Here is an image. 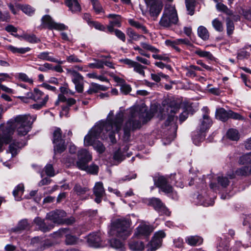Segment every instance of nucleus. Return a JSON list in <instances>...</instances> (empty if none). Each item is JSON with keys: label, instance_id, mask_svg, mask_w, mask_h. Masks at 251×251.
<instances>
[{"label": "nucleus", "instance_id": "56", "mask_svg": "<svg viewBox=\"0 0 251 251\" xmlns=\"http://www.w3.org/2000/svg\"><path fill=\"white\" fill-rule=\"evenodd\" d=\"M66 60L70 63H79L82 62V61L75 54H71L69 56H66Z\"/></svg>", "mask_w": 251, "mask_h": 251}, {"label": "nucleus", "instance_id": "33", "mask_svg": "<svg viewBox=\"0 0 251 251\" xmlns=\"http://www.w3.org/2000/svg\"><path fill=\"white\" fill-rule=\"evenodd\" d=\"M73 191L78 196H81L85 194L90 191V189L87 186H83L80 184L75 183Z\"/></svg>", "mask_w": 251, "mask_h": 251}, {"label": "nucleus", "instance_id": "11", "mask_svg": "<svg viewBox=\"0 0 251 251\" xmlns=\"http://www.w3.org/2000/svg\"><path fill=\"white\" fill-rule=\"evenodd\" d=\"M148 205L152 206L160 215L169 216L170 212L161 201L156 198H152L148 200Z\"/></svg>", "mask_w": 251, "mask_h": 251}, {"label": "nucleus", "instance_id": "12", "mask_svg": "<svg viewBox=\"0 0 251 251\" xmlns=\"http://www.w3.org/2000/svg\"><path fill=\"white\" fill-rule=\"evenodd\" d=\"M42 24L49 29H54L59 30H65L68 27L63 24L55 23L50 16L47 15L42 18Z\"/></svg>", "mask_w": 251, "mask_h": 251}, {"label": "nucleus", "instance_id": "16", "mask_svg": "<svg viewBox=\"0 0 251 251\" xmlns=\"http://www.w3.org/2000/svg\"><path fill=\"white\" fill-rule=\"evenodd\" d=\"M66 216V213L63 210H55L50 212L47 214L46 219L52 221L54 223L62 224L64 223L63 218Z\"/></svg>", "mask_w": 251, "mask_h": 251}, {"label": "nucleus", "instance_id": "47", "mask_svg": "<svg viewBox=\"0 0 251 251\" xmlns=\"http://www.w3.org/2000/svg\"><path fill=\"white\" fill-rule=\"evenodd\" d=\"M126 34L130 39L134 41H137L141 37H145L144 36L138 34L130 28L127 29Z\"/></svg>", "mask_w": 251, "mask_h": 251}, {"label": "nucleus", "instance_id": "60", "mask_svg": "<svg viewBox=\"0 0 251 251\" xmlns=\"http://www.w3.org/2000/svg\"><path fill=\"white\" fill-rule=\"evenodd\" d=\"M29 93H31L30 90H28V91L25 92L24 96H19L18 98L23 102L25 103H28L29 100H32V97L28 96Z\"/></svg>", "mask_w": 251, "mask_h": 251}, {"label": "nucleus", "instance_id": "31", "mask_svg": "<svg viewBox=\"0 0 251 251\" xmlns=\"http://www.w3.org/2000/svg\"><path fill=\"white\" fill-rule=\"evenodd\" d=\"M66 71L67 74L72 77L74 83L83 81V76L76 71L71 69H67Z\"/></svg>", "mask_w": 251, "mask_h": 251}, {"label": "nucleus", "instance_id": "26", "mask_svg": "<svg viewBox=\"0 0 251 251\" xmlns=\"http://www.w3.org/2000/svg\"><path fill=\"white\" fill-rule=\"evenodd\" d=\"M69 152L71 154L77 153L78 157H92V155L86 149H80L78 150L76 147L71 144L69 147Z\"/></svg>", "mask_w": 251, "mask_h": 251}, {"label": "nucleus", "instance_id": "43", "mask_svg": "<svg viewBox=\"0 0 251 251\" xmlns=\"http://www.w3.org/2000/svg\"><path fill=\"white\" fill-rule=\"evenodd\" d=\"M129 24L132 26L136 27L137 29H141L144 33H148V30L147 28L140 24L138 21H136L133 19H130L128 20Z\"/></svg>", "mask_w": 251, "mask_h": 251}, {"label": "nucleus", "instance_id": "24", "mask_svg": "<svg viewBox=\"0 0 251 251\" xmlns=\"http://www.w3.org/2000/svg\"><path fill=\"white\" fill-rule=\"evenodd\" d=\"M51 54H52L51 52L48 51L42 52L37 55V58L42 60L55 62L60 64H62L65 62L54 58L50 55Z\"/></svg>", "mask_w": 251, "mask_h": 251}, {"label": "nucleus", "instance_id": "34", "mask_svg": "<svg viewBox=\"0 0 251 251\" xmlns=\"http://www.w3.org/2000/svg\"><path fill=\"white\" fill-rule=\"evenodd\" d=\"M186 242L191 246H195L202 244L203 239L199 236H191L187 238Z\"/></svg>", "mask_w": 251, "mask_h": 251}, {"label": "nucleus", "instance_id": "25", "mask_svg": "<svg viewBox=\"0 0 251 251\" xmlns=\"http://www.w3.org/2000/svg\"><path fill=\"white\" fill-rule=\"evenodd\" d=\"M129 249L133 251H141L144 249V244L143 242L135 238H131L128 241Z\"/></svg>", "mask_w": 251, "mask_h": 251}, {"label": "nucleus", "instance_id": "36", "mask_svg": "<svg viewBox=\"0 0 251 251\" xmlns=\"http://www.w3.org/2000/svg\"><path fill=\"white\" fill-rule=\"evenodd\" d=\"M198 35L199 37L204 41L209 39V34L207 28L204 26L201 25L198 28Z\"/></svg>", "mask_w": 251, "mask_h": 251}, {"label": "nucleus", "instance_id": "42", "mask_svg": "<svg viewBox=\"0 0 251 251\" xmlns=\"http://www.w3.org/2000/svg\"><path fill=\"white\" fill-rule=\"evenodd\" d=\"M128 150V147L127 145L124 146L122 149L120 148L117 151H115L113 157H126L131 155L129 153H126Z\"/></svg>", "mask_w": 251, "mask_h": 251}, {"label": "nucleus", "instance_id": "61", "mask_svg": "<svg viewBox=\"0 0 251 251\" xmlns=\"http://www.w3.org/2000/svg\"><path fill=\"white\" fill-rule=\"evenodd\" d=\"M18 77L20 79L23 81L28 82L30 84L33 83V80L28 77V76L25 73H19L18 74Z\"/></svg>", "mask_w": 251, "mask_h": 251}, {"label": "nucleus", "instance_id": "15", "mask_svg": "<svg viewBox=\"0 0 251 251\" xmlns=\"http://www.w3.org/2000/svg\"><path fill=\"white\" fill-rule=\"evenodd\" d=\"M146 4L149 7L151 16L153 17L154 20H155L162 9V2L159 0H153L151 2Z\"/></svg>", "mask_w": 251, "mask_h": 251}, {"label": "nucleus", "instance_id": "17", "mask_svg": "<svg viewBox=\"0 0 251 251\" xmlns=\"http://www.w3.org/2000/svg\"><path fill=\"white\" fill-rule=\"evenodd\" d=\"M121 61L124 64L127 65L129 68H133L134 72L142 76H145V73L144 70L146 69V67L141 65L138 62L128 58L122 60Z\"/></svg>", "mask_w": 251, "mask_h": 251}, {"label": "nucleus", "instance_id": "58", "mask_svg": "<svg viewBox=\"0 0 251 251\" xmlns=\"http://www.w3.org/2000/svg\"><path fill=\"white\" fill-rule=\"evenodd\" d=\"M29 228L28 224L26 220H21L18 224L17 228L19 230H25Z\"/></svg>", "mask_w": 251, "mask_h": 251}, {"label": "nucleus", "instance_id": "45", "mask_svg": "<svg viewBox=\"0 0 251 251\" xmlns=\"http://www.w3.org/2000/svg\"><path fill=\"white\" fill-rule=\"evenodd\" d=\"M104 67V61L101 60L94 59V62L89 63L87 68L91 69H101Z\"/></svg>", "mask_w": 251, "mask_h": 251}, {"label": "nucleus", "instance_id": "18", "mask_svg": "<svg viewBox=\"0 0 251 251\" xmlns=\"http://www.w3.org/2000/svg\"><path fill=\"white\" fill-rule=\"evenodd\" d=\"M153 230V228L152 226L145 224L141 225L136 228L134 235L139 238L148 237Z\"/></svg>", "mask_w": 251, "mask_h": 251}, {"label": "nucleus", "instance_id": "32", "mask_svg": "<svg viewBox=\"0 0 251 251\" xmlns=\"http://www.w3.org/2000/svg\"><path fill=\"white\" fill-rule=\"evenodd\" d=\"M206 134L201 133L198 131H196L192 135V140L193 143L196 146H199L200 143L203 142L205 138Z\"/></svg>", "mask_w": 251, "mask_h": 251}, {"label": "nucleus", "instance_id": "9", "mask_svg": "<svg viewBox=\"0 0 251 251\" xmlns=\"http://www.w3.org/2000/svg\"><path fill=\"white\" fill-rule=\"evenodd\" d=\"M166 236L163 230H159L155 232L151 240L148 244L147 251H155L159 248L162 244V239Z\"/></svg>", "mask_w": 251, "mask_h": 251}, {"label": "nucleus", "instance_id": "21", "mask_svg": "<svg viewBox=\"0 0 251 251\" xmlns=\"http://www.w3.org/2000/svg\"><path fill=\"white\" fill-rule=\"evenodd\" d=\"M196 204L201 205L204 206H208L213 204L214 201L210 199L205 193L199 194L195 201Z\"/></svg>", "mask_w": 251, "mask_h": 251}, {"label": "nucleus", "instance_id": "35", "mask_svg": "<svg viewBox=\"0 0 251 251\" xmlns=\"http://www.w3.org/2000/svg\"><path fill=\"white\" fill-rule=\"evenodd\" d=\"M107 17L110 19V24L115 26L120 27L121 25V18L119 15L110 14L107 16Z\"/></svg>", "mask_w": 251, "mask_h": 251}, {"label": "nucleus", "instance_id": "10", "mask_svg": "<svg viewBox=\"0 0 251 251\" xmlns=\"http://www.w3.org/2000/svg\"><path fill=\"white\" fill-rule=\"evenodd\" d=\"M238 162L245 166L237 169L235 174L239 176H247L251 174V158H239Z\"/></svg>", "mask_w": 251, "mask_h": 251}, {"label": "nucleus", "instance_id": "5", "mask_svg": "<svg viewBox=\"0 0 251 251\" xmlns=\"http://www.w3.org/2000/svg\"><path fill=\"white\" fill-rule=\"evenodd\" d=\"M177 117L174 115L169 116L167 121L165 122L163 128L164 131V137L163 143L164 145L170 144L176 137L177 126L176 124Z\"/></svg>", "mask_w": 251, "mask_h": 251}, {"label": "nucleus", "instance_id": "51", "mask_svg": "<svg viewBox=\"0 0 251 251\" xmlns=\"http://www.w3.org/2000/svg\"><path fill=\"white\" fill-rule=\"evenodd\" d=\"M44 170L46 174L49 176L52 177L55 175V171L52 164H47V165L44 167Z\"/></svg>", "mask_w": 251, "mask_h": 251}, {"label": "nucleus", "instance_id": "14", "mask_svg": "<svg viewBox=\"0 0 251 251\" xmlns=\"http://www.w3.org/2000/svg\"><path fill=\"white\" fill-rule=\"evenodd\" d=\"M154 184L165 194H169L173 192L172 186L168 183L167 179L163 176H159L157 179H155Z\"/></svg>", "mask_w": 251, "mask_h": 251}, {"label": "nucleus", "instance_id": "8", "mask_svg": "<svg viewBox=\"0 0 251 251\" xmlns=\"http://www.w3.org/2000/svg\"><path fill=\"white\" fill-rule=\"evenodd\" d=\"M201 110L203 113L202 117L199 121L197 131L206 134L211 126L212 122L208 115V108L207 107H203Z\"/></svg>", "mask_w": 251, "mask_h": 251}, {"label": "nucleus", "instance_id": "38", "mask_svg": "<svg viewBox=\"0 0 251 251\" xmlns=\"http://www.w3.org/2000/svg\"><path fill=\"white\" fill-rule=\"evenodd\" d=\"M109 243L112 248L119 250L120 251H126L124 245L120 240L114 238L110 240Z\"/></svg>", "mask_w": 251, "mask_h": 251}, {"label": "nucleus", "instance_id": "44", "mask_svg": "<svg viewBox=\"0 0 251 251\" xmlns=\"http://www.w3.org/2000/svg\"><path fill=\"white\" fill-rule=\"evenodd\" d=\"M65 243L67 245H74L77 244L78 242V238L75 236L71 234H66Z\"/></svg>", "mask_w": 251, "mask_h": 251}, {"label": "nucleus", "instance_id": "20", "mask_svg": "<svg viewBox=\"0 0 251 251\" xmlns=\"http://www.w3.org/2000/svg\"><path fill=\"white\" fill-rule=\"evenodd\" d=\"M93 193L96 198L95 201L97 203H100L105 195V191L101 182H98L95 184L93 188Z\"/></svg>", "mask_w": 251, "mask_h": 251}, {"label": "nucleus", "instance_id": "27", "mask_svg": "<svg viewBox=\"0 0 251 251\" xmlns=\"http://www.w3.org/2000/svg\"><path fill=\"white\" fill-rule=\"evenodd\" d=\"M140 46L141 47V49L138 51V53L141 55H144L145 53V50L150 51L152 53H157L159 52V50L156 48L155 47L152 46L147 42H141Z\"/></svg>", "mask_w": 251, "mask_h": 251}, {"label": "nucleus", "instance_id": "13", "mask_svg": "<svg viewBox=\"0 0 251 251\" xmlns=\"http://www.w3.org/2000/svg\"><path fill=\"white\" fill-rule=\"evenodd\" d=\"M26 144V141L24 140L21 142H18L14 140L10 143L6 151V153L11 157H14L18 154L21 149Z\"/></svg>", "mask_w": 251, "mask_h": 251}, {"label": "nucleus", "instance_id": "41", "mask_svg": "<svg viewBox=\"0 0 251 251\" xmlns=\"http://www.w3.org/2000/svg\"><path fill=\"white\" fill-rule=\"evenodd\" d=\"M24 191V186L23 184H20L17 186L13 191V194L17 201H20L21 196Z\"/></svg>", "mask_w": 251, "mask_h": 251}, {"label": "nucleus", "instance_id": "53", "mask_svg": "<svg viewBox=\"0 0 251 251\" xmlns=\"http://www.w3.org/2000/svg\"><path fill=\"white\" fill-rule=\"evenodd\" d=\"M151 79L156 82H158L160 81L161 77L165 78L166 79H167L169 77L168 75H164L162 73L151 74Z\"/></svg>", "mask_w": 251, "mask_h": 251}, {"label": "nucleus", "instance_id": "22", "mask_svg": "<svg viewBox=\"0 0 251 251\" xmlns=\"http://www.w3.org/2000/svg\"><path fill=\"white\" fill-rule=\"evenodd\" d=\"M34 223L38 226L39 229L44 232H48L53 227L52 224L45 223V220L40 217L35 218Z\"/></svg>", "mask_w": 251, "mask_h": 251}, {"label": "nucleus", "instance_id": "6", "mask_svg": "<svg viewBox=\"0 0 251 251\" xmlns=\"http://www.w3.org/2000/svg\"><path fill=\"white\" fill-rule=\"evenodd\" d=\"M129 226V220L119 219L112 223L111 230L116 236L125 239L130 234Z\"/></svg>", "mask_w": 251, "mask_h": 251}, {"label": "nucleus", "instance_id": "4", "mask_svg": "<svg viewBox=\"0 0 251 251\" xmlns=\"http://www.w3.org/2000/svg\"><path fill=\"white\" fill-rule=\"evenodd\" d=\"M178 21V18L175 6L172 4H166L159 25L164 28H169L173 25H176Z\"/></svg>", "mask_w": 251, "mask_h": 251}, {"label": "nucleus", "instance_id": "3", "mask_svg": "<svg viewBox=\"0 0 251 251\" xmlns=\"http://www.w3.org/2000/svg\"><path fill=\"white\" fill-rule=\"evenodd\" d=\"M126 114L128 116V119L124 126V138L125 141L129 140L131 129L139 128L141 127L142 123L147 122V117L149 115L145 109L139 106L130 108L127 111Z\"/></svg>", "mask_w": 251, "mask_h": 251}, {"label": "nucleus", "instance_id": "54", "mask_svg": "<svg viewBox=\"0 0 251 251\" xmlns=\"http://www.w3.org/2000/svg\"><path fill=\"white\" fill-rule=\"evenodd\" d=\"M226 29L227 33L228 35H231L234 29V24L229 18L226 19Z\"/></svg>", "mask_w": 251, "mask_h": 251}, {"label": "nucleus", "instance_id": "52", "mask_svg": "<svg viewBox=\"0 0 251 251\" xmlns=\"http://www.w3.org/2000/svg\"><path fill=\"white\" fill-rule=\"evenodd\" d=\"M85 171L90 174L97 175L99 172V167L96 164H92L88 166Z\"/></svg>", "mask_w": 251, "mask_h": 251}, {"label": "nucleus", "instance_id": "57", "mask_svg": "<svg viewBox=\"0 0 251 251\" xmlns=\"http://www.w3.org/2000/svg\"><path fill=\"white\" fill-rule=\"evenodd\" d=\"M38 69L41 72H46L48 70H53V66L51 64L45 63L43 65L40 66Z\"/></svg>", "mask_w": 251, "mask_h": 251}, {"label": "nucleus", "instance_id": "29", "mask_svg": "<svg viewBox=\"0 0 251 251\" xmlns=\"http://www.w3.org/2000/svg\"><path fill=\"white\" fill-rule=\"evenodd\" d=\"M92 158H78L75 161V166L79 169L86 171L88 164L92 160Z\"/></svg>", "mask_w": 251, "mask_h": 251}, {"label": "nucleus", "instance_id": "48", "mask_svg": "<svg viewBox=\"0 0 251 251\" xmlns=\"http://www.w3.org/2000/svg\"><path fill=\"white\" fill-rule=\"evenodd\" d=\"M221 11L225 13L227 15L232 16V19L235 21L239 20V16L238 15H232V11L227 8V7L223 4L221 3Z\"/></svg>", "mask_w": 251, "mask_h": 251}, {"label": "nucleus", "instance_id": "63", "mask_svg": "<svg viewBox=\"0 0 251 251\" xmlns=\"http://www.w3.org/2000/svg\"><path fill=\"white\" fill-rule=\"evenodd\" d=\"M90 25L94 26L96 29H98L101 31H104L105 29L104 25L95 21H92L90 23Z\"/></svg>", "mask_w": 251, "mask_h": 251}, {"label": "nucleus", "instance_id": "30", "mask_svg": "<svg viewBox=\"0 0 251 251\" xmlns=\"http://www.w3.org/2000/svg\"><path fill=\"white\" fill-rule=\"evenodd\" d=\"M65 3L73 13L80 11L81 7L77 0H65Z\"/></svg>", "mask_w": 251, "mask_h": 251}, {"label": "nucleus", "instance_id": "49", "mask_svg": "<svg viewBox=\"0 0 251 251\" xmlns=\"http://www.w3.org/2000/svg\"><path fill=\"white\" fill-rule=\"evenodd\" d=\"M195 1V0H185L186 8L190 15H193L194 13Z\"/></svg>", "mask_w": 251, "mask_h": 251}, {"label": "nucleus", "instance_id": "19", "mask_svg": "<svg viewBox=\"0 0 251 251\" xmlns=\"http://www.w3.org/2000/svg\"><path fill=\"white\" fill-rule=\"evenodd\" d=\"M28 96L32 97V100L36 102H47L49 100V96L37 88H34L33 91H31Z\"/></svg>", "mask_w": 251, "mask_h": 251}, {"label": "nucleus", "instance_id": "2", "mask_svg": "<svg viewBox=\"0 0 251 251\" xmlns=\"http://www.w3.org/2000/svg\"><path fill=\"white\" fill-rule=\"evenodd\" d=\"M36 119L30 115H18L10 119L6 124L0 125V152L3 151V145L12 141V135L15 130L18 136H25L31 130V126Z\"/></svg>", "mask_w": 251, "mask_h": 251}, {"label": "nucleus", "instance_id": "1", "mask_svg": "<svg viewBox=\"0 0 251 251\" xmlns=\"http://www.w3.org/2000/svg\"><path fill=\"white\" fill-rule=\"evenodd\" d=\"M124 112L120 110L114 117V111L111 110L106 120H101L91 128L89 133L85 136L84 144L85 146H93L97 152L103 153L105 148L103 145L97 139L103 140L109 138L112 143L116 142L115 135L121 130L123 125Z\"/></svg>", "mask_w": 251, "mask_h": 251}, {"label": "nucleus", "instance_id": "40", "mask_svg": "<svg viewBox=\"0 0 251 251\" xmlns=\"http://www.w3.org/2000/svg\"><path fill=\"white\" fill-rule=\"evenodd\" d=\"M124 158H104L103 160L104 163L108 167H111L113 165H117L124 160Z\"/></svg>", "mask_w": 251, "mask_h": 251}, {"label": "nucleus", "instance_id": "62", "mask_svg": "<svg viewBox=\"0 0 251 251\" xmlns=\"http://www.w3.org/2000/svg\"><path fill=\"white\" fill-rule=\"evenodd\" d=\"M97 83H91L90 88L86 91V93L88 94H92L93 93H96L99 92L98 87H97Z\"/></svg>", "mask_w": 251, "mask_h": 251}, {"label": "nucleus", "instance_id": "64", "mask_svg": "<svg viewBox=\"0 0 251 251\" xmlns=\"http://www.w3.org/2000/svg\"><path fill=\"white\" fill-rule=\"evenodd\" d=\"M93 5L94 9H95V10L96 11V12L100 13L102 11V7H101V5L100 4L99 1H98V0H93Z\"/></svg>", "mask_w": 251, "mask_h": 251}, {"label": "nucleus", "instance_id": "37", "mask_svg": "<svg viewBox=\"0 0 251 251\" xmlns=\"http://www.w3.org/2000/svg\"><path fill=\"white\" fill-rule=\"evenodd\" d=\"M226 137L232 141H238L240 138L238 131L234 128L229 129L226 132Z\"/></svg>", "mask_w": 251, "mask_h": 251}, {"label": "nucleus", "instance_id": "7", "mask_svg": "<svg viewBox=\"0 0 251 251\" xmlns=\"http://www.w3.org/2000/svg\"><path fill=\"white\" fill-rule=\"evenodd\" d=\"M54 152L55 155L64 152L66 149L65 140L62 138L60 128H56L53 134Z\"/></svg>", "mask_w": 251, "mask_h": 251}, {"label": "nucleus", "instance_id": "23", "mask_svg": "<svg viewBox=\"0 0 251 251\" xmlns=\"http://www.w3.org/2000/svg\"><path fill=\"white\" fill-rule=\"evenodd\" d=\"M87 242L90 246L98 248L101 245V239L99 233H93L89 234Z\"/></svg>", "mask_w": 251, "mask_h": 251}, {"label": "nucleus", "instance_id": "50", "mask_svg": "<svg viewBox=\"0 0 251 251\" xmlns=\"http://www.w3.org/2000/svg\"><path fill=\"white\" fill-rule=\"evenodd\" d=\"M195 53L201 57H205L210 60L213 58L212 54L209 51L198 50L195 51Z\"/></svg>", "mask_w": 251, "mask_h": 251}, {"label": "nucleus", "instance_id": "39", "mask_svg": "<svg viewBox=\"0 0 251 251\" xmlns=\"http://www.w3.org/2000/svg\"><path fill=\"white\" fill-rule=\"evenodd\" d=\"M17 6L24 13L28 16L32 15L35 12V9L28 4H18Z\"/></svg>", "mask_w": 251, "mask_h": 251}, {"label": "nucleus", "instance_id": "28", "mask_svg": "<svg viewBox=\"0 0 251 251\" xmlns=\"http://www.w3.org/2000/svg\"><path fill=\"white\" fill-rule=\"evenodd\" d=\"M221 237V251H231L230 241V238L225 234Z\"/></svg>", "mask_w": 251, "mask_h": 251}, {"label": "nucleus", "instance_id": "55", "mask_svg": "<svg viewBox=\"0 0 251 251\" xmlns=\"http://www.w3.org/2000/svg\"><path fill=\"white\" fill-rule=\"evenodd\" d=\"M230 118L229 110L226 111L224 108H221V121H226Z\"/></svg>", "mask_w": 251, "mask_h": 251}, {"label": "nucleus", "instance_id": "46", "mask_svg": "<svg viewBox=\"0 0 251 251\" xmlns=\"http://www.w3.org/2000/svg\"><path fill=\"white\" fill-rule=\"evenodd\" d=\"M23 38L25 41L32 44L40 42V39L34 34H25L23 35Z\"/></svg>", "mask_w": 251, "mask_h": 251}, {"label": "nucleus", "instance_id": "59", "mask_svg": "<svg viewBox=\"0 0 251 251\" xmlns=\"http://www.w3.org/2000/svg\"><path fill=\"white\" fill-rule=\"evenodd\" d=\"M165 44L167 46H170L175 49L177 51H179V49L177 46L178 45L177 43L176 42V40H167L165 41Z\"/></svg>", "mask_w": 251, "mask_h": 251}]
</instances>
